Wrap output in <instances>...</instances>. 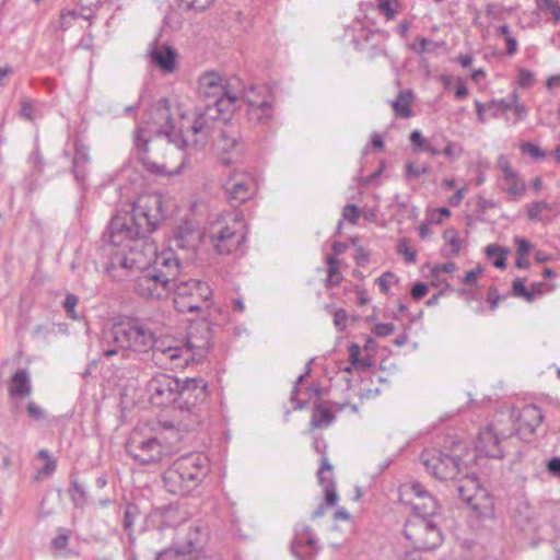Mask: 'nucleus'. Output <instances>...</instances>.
Instances as JSON below:
<instances>
[{
  "label": "nucleus",
  "instance_id": "1",
  "mask_svg": "<svg viewBox=\"0 0 560 560\" xmlns=\"http://www.w3.org/2000/svg\"><path fill=\"white\" fill-rule=\"evenodd\" d=\"M211 328L207 320L189 326L185 343L182 346H163L155 339L153 331L143 322L135 318L120 322L106 332L102 357L117 358V363L130 357L131 352H153V359L160 363H168L172 368L180 369L190 361H200L210 348Z\"/></svg>",
  "mask_w": 560,
  "mask_h": 560
},
{
  "label": "nucleus",
  "instance_id": "2",
  "mask_svg": "<svg viewBox=\"0 0 560 560\" xmlns=\"http://www.w3.org/2000/svg\"><path fill=\"white\" fill-rule=\"evenodd\" d=\"M166 218L161 195L141 196L132 205L131 212L115 215L103 235V254L107 257L106 273L114 280H122L129 270L141 269L131 242L145 241Z\"/></svg>",
  "mask_w": 560,
  "mask_h": 560
},
{
  "label": "nucleus",
  "instance_id": "3",
  "mask_svg": "<svg viewBox=\"0 0 560 560\" xmlns=\"http://www.w3.org/2000/svg\"><path fill=\"white\" fill-rule=\"evenodd\" d=\"M154 125L159 127L152 130V136L145 128H138L135 132V145L139 151V161L144 168L154 175L166 174V166L152 161L150 153L152 149H160L164 141L173 144L178 150H184L188 145V138L182 129L176 130L173 116L171 113V104L167 98H160L153 106Z\"/></svg>",
  "mask_w": 560,
  "mask_h": 560
},
{
  "label": "nucleus",
  "instance_id": "4",
  "mask_svg": "<svg viewBox=\"0 0 560 560\" xmlns=\"http://www.w3.org/2000/svg\"><path fill=\"white\" fill-rule=\"evenodd\" d=\"M544 420L542 411L536 405L525 406L518 416V427L513 434L500 436L492 425L481 430L475 445L476 453L493 459H502L506 443L516 435L520 440L530 441L536 429Z\"/></svg>",
  "mask_w": 560,
  "mask_h": 560
},
{
  "label": "nucleus",
  "instance_id": "5",
  "mask_svg": "<svg viewBox=\"0 0 560 560\" xmlns=\"http://www.w3.org/2000/svg\"><path fill=\"white\" fill-rule=\"evenodd\" d=\"M420 463L425 470L434 478L440 480H456V490L458 497L468 504V498L474 497L481 487L475 474L466 472L462 478L460 458L458 456H450L436 448L423 450L420 455Z\"/></svg>",
  "mask_w": 560,
  "mask_h": 560
},
{
  "label": "nucleus",
  "instance_id": "6",
  "mask_svg": "<svg viewBox=\"0 0 560 560\" xmlns=\"http://www.w3.org/2000/svg\"><path fill=\"white\" fill-rule=\"evenodd\" d=\"M209 472V459L202 453H189L178 457L164 472L165 490L184 497L196 489Z\"/></svg>",
  "mask_w": 560,
  "mask_h": 560
},
{
  "label": "nucleus",
  "instance_id": "7",
  "mask_svg": "<svg viewBox=\"0 0 560 560\" xmlns=\"http://www.w3.org/2000/svg\"><path fill=\"white\" fill-rule=\"evenodd\" d=\"M240 104V96L199 102L195 108V119L188 131L195 136L207 132L212 128L214 121H228L232 113L241 106Z\"/></svg>",
  "mask_w": 560,
  "mask_h": 560
},
{
  "label": "nucleus",
  "instance_id": "8",
  "mask_svg": "<svg viewBox=\"0 0 560 560\" xmlns=\"http://www.w3.org/2000/svg\"><path fill=\"white\" fill-rule=\"evenodd\" d=\"M174 307L179 313L200 312L202 304L212 296L207 282L197 279L177 280L172 289Z\"/></svg>",
  "mask_w": 560,
  "mask_h": 560
},
{
  "label": "nucleus",
  "instance_id": "9",
  "mask_svg": "<svg viewBox=\"0 0 560 560\" xmlns=\"http://www.w3.org/2000/svg\"><path fill=\"white\" fill-rule=\"evenodd\" d=\"M404 536L416 549L433 550L443 541V534L436 520L413 518L405 524Z\"/></svg>",
  "mask_w": 560,
  "mask_h": 560
},
{
  "label": "nucleus",
  "instance_id": "10",
  "mask_svg": "<svg viewBox=\"0 0 560 560\" xmlns=\"http://www.w3.org/2000/svg\"><path fill=\"white\" fill-rule=\"evenodd\" d=\"M242 101L247 105L246 114L252 125H266L272 118L273 106L268 86L249 85L244 89Z\"/></svg>",
  "mask_w": 560,
  "mask_h": 560
},
{
  "label": "nucleus",
  "instance_id": "11",
  "mask_svg": "<svg viewBox=\"0 0 560 560\" xmlns=\"http://www.w3.org/2000/svg\"><path fill=\"white\" fill-rule=\"evenodd\" d=\"M126 452L140 465H150L160 462L167 448L155 438H144L133 431L126 443Z\"/></svg>",
  "mask_w": 560,
  "mask_h": 560
},
{
  "label": "nucleus",
  "instance_id": "12",
  "mask_svg": "<svg viewBox=\"0 0 560 560\" xmlns=\"http://www.w3.org/2000/svg\"><path fill=\"white\" fill-rule=\"evenodd\" d=\"M178 388H180V380L165 373L156 374L147 384L150 402L161 408L171 406L176 408Z\"/></svg>",
  "mask_w": 560,
  "mask_h": 560
},
{
  "label": "nucleus",
  "instance_id": "13",
  "mask_svg": "<svg viewBox=\"0 0 560 560\" xmlns=\"http://www.w3.org/2000/svg\"><path fill=\"white\" fill-rule=\"evenodd\" d=\"M208 395V384L203 378L187 377L180 380V388H178V399H176L175 409L197 415L199 406L206 401Z\"/></svg>",
  "mask_w": 560,
  "mask_h": 560
},
{
  "label": "nucleus",
  "instance_id": "14",
  "mask_svg": "<svg viewBox=\"0 0 560 560\" xmlns=\"http://www.w3.org/2000/svg\"><path fill=\"white\" fill-rule=\"evenodd\" d=\"M168 275H159L154 270L144 269L137 277L133 291L147 300H162L168 296L174 284L167 280Z\"/></svg>",
  "mask_w": 560,
  "mask_h": 560
},
{
  "label": "nucleus",
  "instance_id": "15",
  "mask_svg": "<svg viewBox=\"0 0 560 560\" xmlns=\"http://www.w3.org/2000/svg\"><path fill=\"white\" fill-rule=\"evenodd\" d=\"M229 203L236 208L249 200L256 192V186L248 174L234 173L223 185Z\"/></svg>",
  "mask_w": 560,
  "mask_h": 560
},
{
  "label": "nucleus",
  "instance_id": "16",
  "mask_svg": "<svg viewBox=\"0 0 560 560\" xmlns=\"http://www.w3.org/2000/svg\"><path fill=\"white\" fill-rule=\"evenodd\" d=\"M228 96H238L215 71L202 73L198 80L199 102L219 100Z\"/></svg>",
  "mask_w": 560,
  "mask_h": 560
},
{
  "label": "nucleus",
  "instance_id": "17",
  "mask_svg": "<svg viewBox=\"0 0 560 560\" xmlns=\"http://www.w3.org/2000/svg\"><path fill=\"white\" fill-rule=\"evenodd\" d=\"M290 549L298 560H314L320 548L317 546L315 534L311 526L304 523L295 525Z\"/></svg>",
  "mask_w": 560,
  "mask_h": 560
},
{
  "label": "nucleus",
  "instance_id": "18",
  "mask_svg": "<svg viewBox=\"0 0 560 560\" xmlns=\"http://www.w3.org/2000/svg\"><path fill=\"white\" fill-rule=\"evenodd\" d=\"M317 479L318 483L324 489L325 500L312 513L313 520L323 516L326 512V506H332L338 501L336 483L332 475V465L329 463L328 458H323L322 467H319V470L317 471Z\"/></svg>",
  "mask_w": 560,
  "mask_h": 560
},
{
  "label": "nucleus",
  "instance_id": "19",
  "mask_svg": "<svg viewBox=\"0 0 560 560\" xmlns=\"http://www.w3.org/2000/svg\"><path fill=\"white\" fill-rule=\"evenodd\" d=\"M147 57L153 67L163 74H171L177 69V51L167 44H159L158 40L149 45Z\"/></svg>",
  "mask_w": 560,
  "mask_h": 560
},
{
  "label": "nucleus",
  "instance_id": "20",
  "mask_svg": "<svg viewBox=\"0 0 560 560\" xmlns=\"http://www.w3.org/2000/svg\"><path fill=\"white\" fill-rule=\"evenodd\" d=\"M410 490L418 500L413 503L415 518L436 520L440 516L438 500L420 482H412Z\"/></svg>",
  "mask_w": 560,
  "mask_h": 560
},
{
  "label": "nucleus",
  "instance_id": "21",
  "mask_svg": "<svg viewBox=\"0 0 560 560\" xmlns=\"http://www.w3.org/2000/svg\"><path fill=\"white\" fill-rule=\"evenodd\" d=\"M89 151V147L80 138L74 140V154L72 159L71 173L81 187L85 185L88 165L91 160Z\"/></svg>",
  "mask_w": 560,
  "mask_h": 560
},
{
  "label": "nucleus",
  "instance_id": "22",
  "mask_svg": "<svg viewBox=\"0 0 560 560\" xmlns=\"http://www.w3.org/2000/svg\"><path fill=\"white\" fill-rule=\"evenodd\" d=\"M245 240V235L238 236L235 230L224 226L218 234L211 236L212 244L218 254L224 255L236 250L241 242Z\"/></svg>",
  "mask_w": 560,
  "mask_h": 560
},
{
  "label": "nucleus",
  "instance_id": "23",
  "mask_svg": "<svg viewBox=\"0 0 560 560\" xmlns=\"http://www.w3.org/2000/svg\"><path fill=\"white\" fill-rule=\"evenodd\" d=\"M179 260L173 250L162 252L155 259L154 266L149 269L154 270L159 275H170L167 280L173 284L179 280Z\"/></svg>",
  "mask_w": 560,
  "mask_h": 560
},
{
  "label": "nucleus",
  "instance_id": "24",
  "mask_svg": "<svg viewBox=\"0 0 560 560\" xmlns=\"http://www.w3.org/2000/svg\"><path fill=\"white\" fill-rule=\"evenodd\" d=\"M479 520L490 518L494 511V501L490 493L480 487L474 497L468 498L467 504Z\"/></svg>",
  "mask_w": 560,
  "mask_h": 560
},
{
  "label": "nucleus",
  "instance_id": "25",
  "mask_svg": "<svg viewBox=\"0 0 560 560\" xmlns=\"http://www.w3.org/2000/svg\"><path fill=\"white\" fill-rule=\"evenodd\" d=\"M32 393L31 377L25 369H19L11 377L9 395L13 399H23Z\"/></svg>",
  "mask_w": 560,
  "mask_h": 560
},
{
  "label": "nucleus",
  "instance_id": "26",
  "mask_svg": "<svg viewBox=\"0 0 560 560\" xmlns=\"http://www.w3.org/2000/svg\"><path fill=\"white\" fill-rule=\"evenodd\" d=\"M335 420V415L329 408H326L322 401L314 406L310 421V430L328 428Z\"/></svg>",
  "mask_w": 560,
  "mask_h": 560
},
{
  "label": "nucleus",
  "instance_id": "27",
  "mask_svg": "<svg viewBox=\"0 0 560 560\" xmlns=\"http://www.w3.org/2000/svg\"><path fill=\"white\" fill-rule=\"evenodd\" d=\"M413 98V93L410 90L400 91L395 101L392 102V107L396 116L401 118H409L412 116L410 104Z\"/></svg>",
  "mask_w": 560,
  "mask_h": 560
},
{
  "label": "nucleus",
  "instance_id": "28",
  "mask_svg": "<svg viewBox=\"0 0 560 560\" xmlns=\"http://www.w3.org/2000/svg\"><path fill=\"white\" fill-rule=\"evenodd\" d=\"M203 545L202 534L199 527H191L187 533L186 541L179 546L182 553L189 555L194 551L201 550Z\"/></svg>",
  "mask_w": 560,
  "mask_h": 560
},
{
  "label": "nucleus",
  "instance_id": "29",
  "mask_svg": "<svg viewBox=\"0 0 560 560\" xmlns=\"http://www.w3.org/2000/svg\"><path fill=\"white\" fill-rule=\"evenodd\" d=\"M501 188L515 200L521 198L526 190L525 183L521 179L520 175L515 171L514 176L511 179L503 177V186Z\"/></svg>",
  "mask_w": 560,
  "mask_h": 560
},
{
  "label": "nucleus",
  "instance_id": "30",
  "mask_svg": "<svg viewBox=\"0 0 560 560\" xmlns=\"http://www.w3.org/2000/svg\"><path fill=\"white\" fill-rule=\"evenodd\" d=\"M175 245L183 249H194L197 245V232L188 228H178L175 238Z\"/></svg>",
  "mask_w": 560,
  "mask_h": 560
},
{
  "label": "nucleus",
  "instance_id": "31",
  "mask_svg": "<svg viewBox=\"0 0 560 560\" xmlns=\"http://www.w3.org/2000/svg\"><path fill=\"white\" fill-rule=\"evenodd\" d=\"M485 253L488 258L494 257L492 260V265L498 269L506 268V255L509 254V249L501 247L498 244H489L485 248Z\"/></svg>",
  "mask_w": 560,
  "mask_h": 560
},
{
  "label": "nucleus",
  "instance_id": "32",
  "mask_svg": "<svg viewBox=\"0 0 560 560\" xmlns=\"http://www.w3.org/2000/svg\"><path fill=\"white\" fill-rule=\"evenodd\" d=\"M68 493L74 508L83 509L85 506L88 494L83 485H81L77 479L71 480Z\"/></svg>",
  "mask_w": 560,
  "mask_h": 560
},
{
  "label": "nucleus",
  "instance_id": "33",
  "mask_svg": "<svg viewBox=\"0 0 560 560\" xmlns=\"http://www.w3.org/2000/svg\"><path fill=\"white\" fill-rule=\"evenodd\" d=\"M443 238L448 243L450 249L443 248L442 255L444 257H456L459 254L462 242L455 229H447L443 233Z\"/></svg>",
  "mask_w": 560,
  "mask_h": 560
},
{
  "label": "nucleus",
  "instance_id": "34",
  "mask_svg": "<svg viewBox=\"0 0 560 560\" xmlns=\"http://www.w3.org/2000/svg\"><path fill=\"white\" fill-rule=\"evenodd\" d=\"M349 360L352 366L358 370H366L372 366V360L370 358L361 357V348L359 345L351 342L348 347Z\"/></svg>",
  "mask_w": 560,
  "mask_h": 560
},
{
  "label": "nucleus",
  "instance_id": "35",
  "mask_svg": "<svg viewBox=\"0 0 560 560\" xmlns=\"http://www.w3.org/2000/svg\"><path fill=\"white\" fill-rule=\"evenodd\" d=\"M140 515V509L135 503H127L125 506L124 517H122V528L125 532H129L132 529L136 520Z\"/></svg>",
  "mask_w": 560,
  "mask_h": 560
},
{
  "label": "nucleus",
  "instance_id": "36",
  "mask_svg": "<svg viewBox=\"0 0 560 560\" xmlns=\"http://www.w3.org/2000/svg\"><path fill=\"white\" fill-rule=\"evenodd\" d=\"M512 98L510 95L506 98L501 100H491L487 103L488 110L492 112L493 117H499L501 114H505L508 110H511Z\"/></svg>",
  "mask_w": 560,
  "mask_h": 560
},
{
  "label": "nucleus",
  "instance_id": "37",
  "mask_svg": "<svg viewBox=\"0 0 560 560\" xmlns=\"http://www.w3.org/2000/svg\"><path fill=\"white\" fill-rule=\"evenodd\" d=\"M537 8L542 12H548L555 23L560 21V4L553 0H536Z\"/></svg>",
  "mask_w": 560,
  "mask_h": 560
},
{
  "label": "nucleus",
  "instance_id": "38",
  "mask_svg": "<svg viewBox=\"0 0 560 560\" xmlns=\"http://www.w3.org/2000/svg\"><path fill=\"white\" fill-rule=\"evenodd\" d=\"M512 295L524 299L526 302H533V294L525 285V281L522 278H515L512 283Z\"/></svg>",
  "mask_w": 560,
  "mask_h": 560
},
{
  "label": "nucleus",
  "instance_id": "39",
  "mask_svg": "<svg viewBox=\"0 0 560 560\" xmlns=\"http://www.w3.org/2000/svg\"><path fill=\"white\" fill-rule=\"evenodd\" d=\"M79 303V298L73 293H67L62 303L67 316L71 319H80L81 316L77 313L75 307Z\"/></svg>",
  "mask_w": 560,
  "mask_h": 560
},
{
  "label": "nucleus",
  "instance_id": "40",
  "mask_svg": "<svg viewBox=\"0 0 560 560\" xmlns=\"http://www.w3.org/2000/svg\"><path fill=\"white\" fill-rule=\"evenodd\" d=\"M70 536H71L70 529H67L63 527H58L57 536L55 538H52V540L50 542L51 548L56 549V550L65 549L69 544Z\"/></svg>",
  "mask_w": 560,
  "mask_h": 560
},
{
  "label": "nucleus",
  "instance_id": "41",
  "mask_svg": "<svg viewBox=\"0 0 560 560\" xmlns=\"http://www.w3.org/2000/svg\"><path fill=\"white\" fill-rule=\"evenodd\" d=\"M520 150L523 154L530 155L535 160H541L546 156V153L542 149H540L537 144L532 142H522L520 144Z\"/></svg>",
  "mask_w": 560,
  "mask_h": 560
},
{
  "label": "nucleus",
  "instance_id": "42",
  "mask_svg": "<svg viewBox=\"0 0 560 560\" xmlns=\"http://www.w3.org/2000/svg\"><path fill=\"white\" fill-rule=\"evenodd\" d=\"M544 210H550V206L546 201H536L527 207V215L533 221H540Z\"/></svg>",
  "mask_w": 560,
  "mask_h": 560
},
{
  "label": "nucleus",
  "instance_id": "43",
  "mask_svg": "<svg viewBox=\"0 0 560 560\" xmlns=\"http://www.w3.org/2000/svg\"><path fill=\"white\" fill-rule=\"evenodd\" d=\"M510 98H512L511 110L514 112V114L516 116V120H518V121L524 120L527 117L526 106L524 104L517 103L518 95L515 91H513L510 94Z\"/></svg>",
  "mask_w": 560,
  "mask_h": 560
},
{
  "label": "nucleus",
  "instance_id": "44",
  "mask_svg": "<svg viewBox=\"0 0 560 560\" xmlns=\"http://www.w3.org/2000/svg\"><path fill=\"white\" fill-rule=\"evenodd\" d=\"M409 140H410V143H411V147L413 148V150L420 151V152H424L425 147L429 142V140H427L422 136L421 131L418 129L411 131V133L409 136Z\"/></svg>",
  "mask_w": 560,
  "mask_h": 560
},
{
  "label": "nucleus",
  "instance_id": "45",
  "mask_svg": "<svg viewBox=\"0 0 560 560\" xmlns=\"http://www.w3.org/2000/svg\"><path fill=\"white\" fill-rule=\"evenodd\" d=\"M80 16L75 10H62L60 12V28L67 31L72 26V22Z\"/></svg>",
  "mask_w": 560,
  "mask_h": 560
},
{
  "label": "nucleus",
  "instance_id": "46",
  "mask_svg": "<svg viewBox=\"0 0 560 560\" xmlns=\"http://www.w3.org/2000/svg\"><path fill=\"white\" fill-rule=\"evenodd\" d=\"M446 147L443 150V154L450 160H457L463 154V147L458 142L446 141Z\"/></svg>",
  "mask_w": 560,
  "mask_h": 560
},
{
  "label": "nucleus",
  "instance_id": "47",
  "mask_svg": "<svg viewBox=\"0 0 560 560\" xmlns=\"http://www.w3.org/2000/svg\"><path fill=\"white\" fill-rule=\"evenodd\" d=\"M360 214L361 209L353 203H348L347 206H345L342 210L343 219L350 222L351 224H357Z\"/></svg>",
  "mask_w": 560,
  "mask_h": 560
},
{
  "label": "nucleus",
  "instance_id": "48",
  "mask_svg": "<svg viewBox=\"0 0 560 560\" xmlns=\"http://www.w3.org/2000/svg\"><path fill=\"white\" fill-rule=\"evenodd\" d=\"M348 313L343 308H338L334 313V325L339 331H343L347 328Z\"/></svg>",
  "mask_w": 560,
  "mask_h": 560
},
{
  "label": "nucleus",
  "instance_id": "49",
  "mask_svg": "<svg viewBox=\"0 0 560 560\" xmlns=\"http://www.w3.org/2000/svg\"><path fill=\"white\" fill-rule=\"evenodd\" d=\"M395 331V325L392 323H380L373 328V332L376 337L384 338L392 335Z\"/></svg>",
  "mask_w": 560,
  "mask_h": 560
},
{
  "label": "nucleus",
  "instance_id": "50",
  "mask_svg": "<svg viewBox=\"0 0 560 560\" xmlns=\"http://www.w3.org/2000/svg\"><path fill=\"white\" fill-rule=\"evenodd\" d=\"M430 167L428 165H423L421 167L415 166L412 163L406 164V177L407 178H418L423 174L429 172Z\"/></svg>",
  "mask_w": 560,
  "mask_h": 560
},
{
  "label": "nucleus",
  "instance_id": "51",
  "mask_svg": "<svg viewBox=\"0 0 560 560\" xmlns=\"http://www.w3.org/2000/svg\"><path fill=\"white\" fill-rule=\"evenodd\" d=\"M497 165L502 171L503 177L511 179L514 176V170L511 167L510 161L504 154L499 155Z\"/></svg>",
  "mask_w": 560,
  "mask_h": 560
},
{
  "label": "nucleus",
  "instance_id": "52",
  "mask_svg": "<svg viewBox=\"0 0 560 560\" xmlns=\"http://www.w3.org/2000/svg\"><path fill=\"white\" fill-rule=\"evenodd\" d=\"M517 78L521 88H530L535 82L534 73L528 69H521Z\"/></svg>",
  "mask_w": 560,
  "mask_h": 560
},
{
  "label": "nucleus",
  "instance_id": "53",
  "mask_svg": "<svg viewBox=\"0 0 560 560\" xmlns=\"http://www.w3.org/2000/svg\"><path fill=\"white\" fill-rule=\"evenodd\" d=\"M179 546L176 548H166L156 553L155 560H174L178 556H183Z\"/></svg>",
  "mask_w": 560,
  "mask_h": 560
},
{
  "label": "nucleus",
  "instance_id": "54",
  "mask_svg": "<svg viewBox=\"0 0 560 560\" xmlns=\"http://www.w3.org/2000/svg\"><path fill=\"white\" fill-rule=\"evenodd\" d=\"M428 291H429L428 284L424 282L418 281L412 285V288L410 290V294L413 300L419 301L427 295Z\"/></svg>",
  "mask_w": 560,
  "mask_h": 560
},
{
  "label": "nucleus",
  "instance_id": "55",
  "mask_svg": "<svg viewBox=\"0 0 560 560\" xmlns=\"http://www.w3.org/2000/svg\"><path fill=\"white\" fill-rule=\"evenodd\" d=\"M341 280H342V277L340 275L338 267L327 268V278L325 281L327 287L338 285Z\"/></svg>",
  "mask_w": 560,
  "mask_h": 560
},
{
  "label": "nucleus",
  "instance_id": "56",
  "mask_svg": "<svg viewBox=\"0 0 560 560\" xmlns=\"http://www.w3.org/2000/svg\"><path fill=\"white\" fill-rule=\"evenodd\" d=\"M546 469L550 476L560 479V456L549 458L546 464Z\"/></svg>",
  "mask_w": 560,
  "mask_h": 560
},
{
  "label": "nucleus",
  "instance_id": "57",
  "mask_svg": "<svg viewBox=\"0 0 560 560\" xmlns=\"http://www.w3.org/2000/svg\"><path fill=\"white\" fill-rule=\"evenodd\" d=\"M515 245L516 253L520 256H527L533 248L532 243L524 237H515Z\"/></svg>",
  "mask_w": 560,
  "mask_h": 560
},
{
  "label": "nucleus",
  "instance_id": "58",
  "mask_svg": "<svg viewBox=\"0 0 560 560\" xmlns=\"http://www.w3.org/2000/svg\"><path fill=\"white\" fill-rule=\"evenodd\" d=\"M20 115L28 121L34 120V106L30 100L24 98L21 101Z\"/></svg>",
  "mask_w": 560,
  "mask_h": 560
},
{
  "label": "nucleus",
  "instance_id": "59",
  "mask_svg": "<svg viewBox=\"0 0 560 560\" xmlns=\"http://www.w3.org/2000/svg\"><path fill=\"white\" fill-rule=\"evenodd\" d=\"M27 416L33 420H43L45 417L44 410L34 401H28L26 406Z\"/></svg>",
  "mask_w": 560,
  "mask_h": 560
},
{
  "label": "nucleus",
  "instance_id": "60",
  "mask_svg": "<svg viewBox=\"0 0 560 560\" xmlns=\"http://www.w3.org/2000/svg\"><path fill=\"white\" fill-rule=\"evenodd\" d=\"M398 252L404 255L406 261L408 264H413L416 262V259H417V253L415 249H412L411 247H409L406 243H400L399 246H398Z\"/></svg>",
  "mask_w": 560,
  "mask_h": 560
},
{
  "label": "nucleus",
  "instance_id": "61",
  "mask_svg": "<svg viewBox=\"0 0 560 560\" xmlns=\"http://www.w3.org/2000/svg\"><path fill=\"white\" fill-rule=\"evenodd\" d=\"M505 298V295L498 294L497 289L491 287L488 292L487 301L490 304V308L494 311L498 307L500 301L504 300Z\"/></svg>",
  "mask_w": 560,
  "mask_h": 560
},
{
  "label": "nucleus",
  "instance_id": "62",
  "mask_svg": "<svg viewBox=\"0 0 560 560\" xmlns=\"http://www.w3.org/2000/svg\"><path fill=\"white\" fill-rule=\"evenodd\" d=\"M378 9L387 20H393L396 15V11L393 9L389 0H380Z\"/></svg>",
  "mask_w": 560,
  "mask_h": 560
},
{
  "label": "nucleus",
  "instance_id": "63",
  "mask_svg": "<svg viewBox=\"0 0 560 560\" xmlns=\"http://www.w3.org/2000/svg\"><path fill=\"white\" fill-rule=\"evenodd\" d=\"M395 276L393 272L390 271H386L384 272L381 277H378L376 279V283L377 285L380 287V290L383 292V293H387L388 290H389V282H388V279H393Z\"/></svg>",
  "mask_w": 560,
  "mask_h": 560
},
{
  "label": "nucleus",
  "instance_id": "64",
  "mask_svg": "<svg viewBox=\"0 0 560 560\" xmlns=\"http://www.w3.org/2000/svg\"><path fill=\"white\" fill-rule=\"evenodd\" d=\"M481 272H482V268L480 266H478L475 269L469 270L468 272H466V275L463 279V282L468 285L475 284L477 281V278L481 275Z\"/></svg>",
  "mask_w": 560,
  "mask_h": 560
}]
</instances>
